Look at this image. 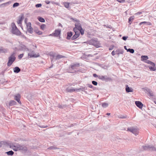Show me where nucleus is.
I'll return each instance as SVG.
<instances>
[{"instance_id": "f257e3e1", "label": "nucleus", "mask_w": 156, "mask_h": 156, "mask_svg": "<svg viewBox=\"0 0 156 156\" xmlns=\"http://www.w3.org/2000/svg\"><path fill=\"white\" fill-rule=\"evenodd\" d=\"M9 146L10 148H12L13 150L15 151L19 150H22L24 151H27V148L24 145L17 144L13 146L12 147H11V145H9Z\"/></svg>"}, {"instance_id": "f03ea898", "label": "nucleus", "mask_w": 156, "mask_h": 156, "mask_svg": "<svg viewBox=\"0 0 156 156\" xmlns=\"http://www.w3.org/2000/svg\"><path fill=\"white\" fill-rule=\"evenodd\" d=\"M16 53L14 52L12 53L10 56L8 58V62L7 63V66H10L12 64L13 62L15 60L16 58L15 57Z\"/></svg>"}, {"instance_id": "7ed1b4c3", "label": "nucleus", "mask_w": 156, "mask_h": 156, "mask_svg": "<svg viewBox=\"0 0 156 156\" xmlns=\"http://www.w3.org/2000/svg\"><path fill=\"white\" fill-rule=\"evenodd\" d=\"M11 26L12 27V33L16 35H20L21 34V32L18 30L15 23H12L11 24Z\"/></svg>"}, {"instance_id": "20e7f679", "label": "nucleus", "mask_w": 156, "mask_h": 156, "mask_svg": "<svg viewBox=\"0 0 156 156\" xmlns=\"http://www.w3.org/2000/svg\"><path fill=\"white\" fill-rule=\"evenodd\" d=\"M83 43H87L90 45H92L95 46L96 48H98L100 47V44L98 41H97L94 40L93 39H91L87 42H83Z\"/></svg>"}, {"instance_id": "39448f33", "label": "nucleus", "mask_w": 156, "mask_h": 156, "mask_svg": "<svg viewBox=\"0 0 156 156\" xmlns=\"http://www.w3.org/2000/svg\"><path fill=\"white\" fill-rule=\"evenodd\" d=\"M142 148V149L141 150L142 151H156V148L152 146L148 145L143 146Z\"/></svg>"}, {"instance_id": "423d86ee", "label": "nucleus", "mask_w": 156, "mask_h": 156, "mask_svg": "<svg viewBox=\"0 0 156 156\" xmlns=\"http://www.w3.org/2000/svg\"><path fill=\"white\" fill-rule=\"evenodd\" d=\"M146 62L150 65L148 66V67L150 70L152 71L156 70V67L155 64L154 63L149 60L147 61Z\"/></svg>"}, {"instance_id": "0eeeda50", "label": "nucleus", "mask_w": 156, "mask_h": 156, "mask_svg": "<svg viewBox=\"0 0 156 156\" xmlns=\"http://www.w3.org/2000/svg\"><path fill=\"white\" fill-rule=\"evenodd\" d=\"M98 79L102 81H104L106 82L108 81H111L112 79L111 78L108 77L107 76H99Z\"/></svg>"}, {"instance_id": "6e6552de", "label": "nucleus", "mask_w": 156, "mask_h": 156, "mask_svg": "<svg viewBox=\"0 0 156 156\" xmlns=\"http://www.w3.org/2000/svg\"><path fill=\"white\" fill-rule=\"evenodd\" d=\"M61 30L60 29H56L54 32L49 35V36H52L55 37H58L61 34Z\"/></svg>"}, {"instance_id": "1a4fd4ad", "label": "nucleus", "mask_w": 156, "mask_h": 156, "mask_svg": "<svg viewBox=\"0 0 156 156\" xmlns=\"http://www.w3.org/2000/svg\"><path fill=\"white\" fill-rule=\"evenodd\" d=\"M28 56H30V58L34 57L37 58L39 56V54L38 53L37 54H35L34 51H32L28 54Z\"/></svg>"}, {"instance_id": "9d476101", "label": "nucleus", "mask_w": 156, "mask_h": 156, "mask_svg": "<svg viewBox=\"0 0 156 156\" xmlns=\"http://www.w3.org/2000/svg\"><path fill=\"white\" fill-rule=\"evenodd\" d=\"M127 131H129L135 135L136 134V129L134 127H128L127 128Z\"/></svg>"}, {"instance_id": "9b49d317", "label": "nucleus", "mask_w": 156, "mask_h": 156, "mask_svg": "<svg viewBox=\"0 0 156 156\" xmlns=\"http://www.w3.org/2000/svg\"><path fill=\"white\" fill-rule=\"evenodd\" d=\"M80 64L78 63L73 64L71 65V66L72 69H75L79 67Z\"/></svg>"}, {"instance_id": "f8f14e48", "label": "nucleus", "mask_w": 156, "mask_h": 156, "mask_svg": "<svg viewBox=\"0 0 156 156\" xmlns=\"http://www.w3.org/2000/svg\"><path fill=\"white\" fill-rule=\"evenodd\" d=\"M20 50L25 51H29V50L27 48L26 46L24 45H22L20 47Z\"/></svg>"}, {"instance_id": "ddd939ff", "label": "nucleus", "mask_w": 156, "mask_h": 156, "mask_svg": "<svg viewBox=\"0 0 156 156\" xmlns=\"http://www.w3.org/2000/svg\"><path fill=\"white\" fill-rule=\"evenodd\" d=\"M24 18V15L22 14L21 16L19 17V18L18 20L17 21L18 24H21Z\"/></svg>"}, {"instance_id": "4468645a", "label": "nucleus", "mask_w": 156, "mask_h": 156, "mask_svg": "<svg viewBox=\"0 0 156 156\" xmlns=\"http://www.w3.org/2000/svg\"><path fill=\"white\" fill-rule=\"evenodd\" d=\"M126 91L127 93L133 92V89L132 88L129 87L128 85H126Z\"/></svg>"}, {"instance_id": "2eb2a0df", "label": "nucleus", "mask_w": 156, "mask_h": 156, "mask_svg": "<svg viewBox=\"0 0 156 156\" xmlns=\"http://www.w3.org/2000/svg\"><path fill=\"white\" fill-rule=\"evenodd\" d=\"M79 32H76V33H75V34L71 38L72 40H73L76 39V38L79 37Z\"/></svg>"}, {"instance_id": "dca6fc26", "label": "nucleus", "mask_w": 156, "mask_h": 156, "mask_svg": "<svg viewBox=\"0 0 156 156\" xmlns=\"http://www.w3.org/2000/svg\"><path fill=\"white\" fill-rule=\"evenodd\" d=\"M144 106L143 104L140 101H137V107L142 110V108Z\"/></svg>"}, {"instance_id": "f3484780", "label": "nucleus", "mask_w": 156, "mask_h": 156, "mask_svg": "<svg viewBox=\"0 0 156 156\" xmlns=\"http://www.w3.org/2000/svg\"><path fill=\"white\" fill-rule=\"evenodd\" d=\"M20 95L18 94L15 96V100L20 104L21 103V101L20 100Z\"/></svg>"}, {"instance_id": "a211bd4d", "label": "nucleus", "mask_w": 156, "mask_h": 156, "mask_svg": "<svg viewBox=\"0 0 156 156\" xmlns=\"http://www.w3.org/2000/svg\"><path fill=\"white\" fill-rule=\"evenodd\" d=\"M75 26L78 30L81 29V28H82L81 24L78 22H77L75 23Z\"/></svg>"}, {"instance_id": "6ab92c4d", "label": "nucleus", "mask_w": 156, "mask_h": 156, "mask_svg": "<svg viewBox=\"0 0 156 156\" xmlns=\"http://www.w3.org/2000/svg\"><path fill=\"white\" fill-rule=\"evenodd\" d=\"M14 72L15 73H18L20 72V69L18 67H15L14 69Z\"/></svg>"}, {"instance_id": "aec40b11", "label": "nucleus", "mask_w": 156, "mask_h": 156, "mask_svg": "<svg viewBox=\"0 0 156 156\" xmlns=\"http://www.w3.org/2000/svg\"><path fill=\"white\" fill-rule=\"evenodd\" d=\"M143 24H144L146 25H148V26H150L151 25V23L149 22H141L140 23V25H141Z\"/></svg>"}, {"instance_id": "412c9836", "label": "nucleus", "mask_w": 156, "mask_h": 156, "mask_svg": "<svg viewBox=\"0 0 156 156\" xmlns=\"http://www.w3.org/2000/svg\"><path fill=\"white\" fill-rule=\"evenodd\" d=\"M72 33L71 32H68L67 33V35L66 37V39L68 40H69L71 38V37L72 36Z\"/></svg>"}, {"instance_id": "4be33fe9", "label": "nucleus", "mask_w": 156, "mask_h": 156, "mask_svg": "<svg viewBox=\"0 0 156 156\" xmlns=\"http://www.w3.org/2000/svg\"><path fill=\"white\" fill-rule=\"evenodd\" d=\"M148 58L147 56L146 55H142L141 57V60L142 61H146L148 59Z\"/></svg>"}, {"instance_id": "5701e85b", "label": "nucleus", "mask_w": 156, "mask_h": 156, "mask_svg": "<svg viewBox=\"0 0 156 156\" xmlns=\"http://www.w3.org/2000/svg\"><path fill=\"white\" fill-rule=\"evenodd\" d=\"M85 87H83L82 88H80L78 89H74L73 90L74 91H80V90H82V91H84V90L86 89H85Z\"/></svg>"}, {"instance_id": "b1692460", "label": "nucleus", "mask_w": 156, "mask_h": 156, "mask_svg": "<svg viewBox=\"0 0 156 156\" xmlns=\"http://www.w3.org/2000/svg\"><path fill=\"white\" fill-rule=\"evenodd\" d=\"M16 102L15 101L12 100V101H10V102L9 103V106H12V105H16Z\"/></svg>"}, {"instance_id": "393cba45", "label": "nucleus", "mask_w": 156, "mask_h": 156, "mask_svg": "<svg viewBox=\"0 0 156 156\" xmlns=\"http://www.w3.org/2000/svg\"><path fill=\"white\" fill-rule=\"evenodd\" d=\"M11 3L10 2H8L6 3H3V4H2L0 5L1 7H5L7 5Z\"/></svg>"}, {"instance_id": "a878e982", "label": "nucleus", "mask_w": 156, "mask_h": 156, "mask_svg": "<svg viewBox=\"0 0 156 156\" xmlns=\"http://www.w3.org/2000/svg\"><path fill=\"white\" fill-rule=\"evenodd\" d=\"M64 6L66 8H69V3L68 2H65L63 3Z\"/></svg>"}, {"instance_id": "bb28decb", "label": "nucleus", "mask_w": 156, "mask_h": 156, "mask_svg": "<svg viewBox=\"0 0 156 156\" xmlns=\"http://www.w3.org/2000/svg\"><path fill=\"white\" fill-rule=\"evenodd\" d=\"M14 153V152L12 151H10L6 152V153L8 155H12Z\"/></svg>"}, {"instance_id": "cd10ccee", "label": "nucleus", "mask_w": 156, "mask_h": 156, "mask_svg": "<svg viewBox=\"0 0 156 156\" xmlns=\"http://www.w3.org/2000/svg\"><path fill=\"white\" fill-rule=\"evenodd\" d=\"M26 26L27 29L32 28L31 23L30 22H28L27 23H26Z\"/></svg>"}, {"instance_id": "c85d7f7f", "label": "nucleus", "mask_w": 156, "mask_h": 156, "mask_svg": "<svg viewBox=\"0 0 156 156\" xmlns=\"http://www.w3.org/2000/svg\"><path fill=\"white\" fill-rule=\"evenodd\" d=\"M133 19H134V16H133L130 17L129 18V20H128V21H129L128 22L130 24H131L132 21L133 20Z\"/></svg>"}, {"instance_id": "c756f323", "label": "nucleus", "mask_w": 156, "mask_h": 156, "mask_svg": "<svg viewBox=\"0 0 156 156\" xmlns=\"http://www.w3.org/2000/svg\"><path fill=\"white\" fill-rule=\"evenodd\" d=\"M123 51L122 50H120L119 49H117L116 51V53L118 55L120 54H122L123 53Z\"/></svg>"}, {"instance_id": "7c9ffc66", "label": "nucleus", "mask_w": 156, "mask_h": 156, "mask_svg": "<svg viewBox=\"0 0 156 156\" xmlns=\"http://www.w3.org/2000/svg\"><path fill=\"white\" fill-rule=\"evenodd\" d=\"M27 31L30 34H32L33 33V29L32 27L28 28L27 29Z\"/></svg>"}, {"instance_id": "2f4dec72", "label": "nucleus", "mask_w": 156, "mask_h": 156, "mask_svg": "<svg viewBox=\"0 0 156 156\" xmlns=\"http://www.w3.org/2000/svg\"><path fill=\"white\" fill-rule=\"evenodd\" d=\"M64 56L60 55H58L56 56V59H58L62 58H63Z\"/></svg>"}, {"instance_id": "473e14b6", "label": "nucleus", "mask_w": 156, "mask_h": 156, "mask_svg": "<svg viewBox=\"0 0 156 156\" xmlns=\"http://www.w3.org/2000/svg\"><path fill=\"white\" fill-rule=\"evenodd\" d=\"M38 20L41 22H45V20L44 19L41 17H39L38 18Z\"/></svg>"}, {"instance_id": "72a5a7b5", "label": "nucleus", "mask_w": 156, "mask_h": 156, "mask_svg": "<svg viewBox=\"0 0 156 156\" xmlns=\"http://www.w3.org/2000/svg\"><path fill=\"white\" fill-rule=\"evenodd\" d=\"M7 144V143L4 141H1L0 142V147H1L2 145H6Z\"/></svg>"}, {"instance_id": "f704fd0d", "label": "nucleus", "mask_w": 156, "mask_h": 156, "mask_svg": "<svg viewBox=\"0 0 156 156\" xmlns=\"http://www.w3.org/2000/svg\"><path fill=\"white\" fill-rule=\"evenodd\" d=\"M74 89L73 88H67L66 89L67 91L68 92H73V91H74L73 90Z\"/></svg>"}, {"instance_id": "c9c22d12", "label": "nucleus", "mask_w": 156, "mask_h": 156, "mask_svg": "<svg viewBox=\"0 0 156 156\" xmlns=\"http://www.w3.org/2000/svg\"><path fill=\"white\" fill-rule=\"evenodd\" d=\"M127 51L129 52L130 53H134V51L133 49H131V48H129L127 50Z\"/></svg>"}, {"instance_id": "e433bc0d", "label": "nucleus", "mask_w": 156, "mask_h": 156, "mask_svg": "<svg viewBox=\"0 0 156 156\" xmlns=\"http://www.w3.org/2000/svg\"><path fill=\"white\" fill-rule=\"evenodd\" d=\"M48 149H59V148H57L54 146H51L48 148Z\"/></svg>"}, {"instance_id": "4c0bfd02", "label": "nucleus", "mask_w": 156, "mask_h": 156, "mask_svg": "<svg viewBox=\"0 0 156 156\" xmlns=\"http://www.w3.org/2000/svg\"><path fill=\"white\" fill-rule=\"evenodd\" d=\"M108 105V104L106 103H104L102 104V106L103 108H106Z\"/></svg>"}, {"instance_id": "58836bf2", "label": "nucleus", "mask_w": 156, "mask_h": 156, "mask_svg": "<svg viewBox=\"0 0 156 156\" xmlns=\"http://www.w3.org/2000/svg\"><path fill=\"white\" fill-rule=\"evenodd\" d=\"M7 52V50L5 49L0 48V52L1 53H5Z\"/></svg>"}, {"instance_id": "ea45409f", "label": "nucleus", "mask_w": 156, "mask_h": 156, "mask_svg": "<svg viewBox=\"0 0 156 156\" xmlns=\"http://www.w3.org/2000/svg\"><path fill=\"white\" fill-rule=\"evenodd\" d=\"M46 27V25L45 24H42L41 25L40 27L41 29H42L43 30H44L45 28Z\"/></svg>"}, {"instance_id": "a19ab883", "label": "nucleus", "mask_w": 156, "mask_h": 156, "mask_svg": "<svg viewBox=\"0 0 156 156\" xmlns=\"http://www.w3.org/2000/svg\"><path fill=\"white\" fill-rule=\"evenodd\" d=\"M19 5V4L18 3H15L13 5V7L15 8L16 7L18 6Z\"/></svg>"}, {"instance_id": "79ce46f5", "label": "nucleus", "mask_w": 156, "mask_h": 156, "mask_svg": "<svg viewBox=\"0 0 156 156\" xmlns=\"http://www.w3.org/2000/svg\"><path fill=\"white\" fill-rule=\"evenodd\" d=\"M79 31H80V33H81V35H83L84 34V31L83 30V29L82 28L81 29L79 30H78Z\"/></svg>"}, {"instance_id": "37998d69", "label": "nucleus", "mask_w": 156, "mask_h": 156, "mask_svg": "<svg viewBox=\"0 0 156 156\" xmlns=\"http://www.w3.org/2000/svg\"><path fill=\"white\" fill-rule=\"evenodd\" d=\"M87 85L88 86V87H89L90 88H92L93 90H95V88L94 87H93V86L90 84H87Z\"/></svg>"}, {"instance_id": "c03bdc74", "label": "nucleus", "mask_w": 156, "mask_h": 156, "mask_svg": "<svg viewBox=\"0 0 156 156\" xmlns=\"http://www.w3.org/2000/svg\"><path fill=\"white\" fill-rule=\"evenodd\" d=\"M92 83L95 86H97L98 84V83L95 81H92Z\"/></svg>"}, {"instance_id": "a18cd8bd", "label": "nucleus", "mask_w": 156, "mask_h": 156, "mask_svg": "<svg viewBox=\"0 0 156 156\" xmlns=\"http://www.w3.org/2000/svg\"><path fill=\"white\" fill-rule=\"evenodd\" d=\"M35 6L37 8L40 7L41 6V4H36Z\"/></svg>"}, {"instance_id": "49530a36", "label": "nucleus", "mask_w": 156, "mask_h": 156, "mask_svg": "<svg viewBox=\"0 0 156 156\" xmlns=\"http://www.w3.org/2000/svg\"><path fill=\"white\" fill-rule=\"evenodd\" d=\"M128 37L127 36H123L122 37V39L124 41H126Z\"/></svg>"}, {"instance_id": "de8ad7c7", "label": "nucleus", "mask_w": 156, "mask_h": 156, "mask_svg": "<svg viewBox=\"0 0 156 156\" xmlns=\"http://www.w3.org/2000/svg\"><path fill=\"white\" fill-rule=\"evenodd\" d=\"M23 54H20L18 55V58L19 59L21 58L23 56Z\"/></svg>"}, {"instance_id": "09e8293b", "label": "nucleus", "mask_w": 156, "mask_h": 156, "mask_svg": "<svg viewBox=\"0 0 156 156\" xmlns=\"http://www.w3.org/2000/svg\"><path fill=\"white\" fill-rule=\"evenodd\" d=\"M73 30L75 33H76V32H78L77 30H78L76 27H75V28H73ZM78 32H79V31H78Z\"/></svg>"}, {"instance_id": "8fccbe9b", "label": "nucleus", "mask_w": 156, "mask_h": 156, "mask_svg": "<svg viewBox=\"0 0 156 156\" xmlns=\"http://www.w3.org/2000/svg\"><path fill=\"white\" fill-rule=\"evenodd\" d=\"M42 34V32L39 30H38V31L37 33V34L38 35H41Z\"/></svg>"}, {"instance_id": "3c124183", "label": "nucleus", "mask_w": 156, "mask_h": 156, "mask_svg": "<svg viewBox=\"0 0 156 156\" xmlns=\"http://www.w3.org/2000/svg\"><path fill=\"white\" fill-rule=\"evenodd\" d=\"M115 54H116V51H113L112 52V55H114Z\"/></svg>"}, {"instance_id": "603ef678", "label": "nucleus", "mask_w": 156, "mask_h": 156, "mask_svg": "<svg viewBox=\"0 0 156 156\" xmlns=\"http://www.w3.org/2000/svg\"><path fill=\"white\" fill-rule=\"evenodd\" d=\"M117 1L119 2L122 3L125 2V0H117Z\"/></svg>"}, {"instance_id": "864d4df0", "label": "nucleus", "mask_w": 156, "mask_h": 156, "mask_svg": "<svg viewBox=\"0 0 156 156\" xmlns=\"http://www.w3.org/2000/svg\"><path fill=\"white\" fill-rule=\"evenodd\" d=\"M99 75L98 76L96 74H93V76L95 77H98H98L99 76Z\"/></svg>"}, {"instance_id": "5fc2aeb1", "label": "nucleus", "mask_w": 156, "mask_h": 156, "mask_svg": "<svg viewBox=\"0 0 156 156\" xmlns=\"http://www.w3.org/2000/svg\"><path fill=\"white\" fill-rule=\"evenodd\" d=\"M45 3L47 4H49L50 3V2L49 1L47 0L45 1Z\"/></svg>"}, {"instance_id": "6e6d98bb", "label": "nucleus", "mask_w": 156, "mask_h": 156, "mask_svg": "<svg viewBox=\"0 0 156 156\" xmlns=\"http://www.w3.org/2000/svg\"><path fill=\"white\" fill-rule=\"evenodd\" d=\"M58 107L60 108H62V106L61 105H58Z\"/></svg>"}, {"instance_id": "4d7b16f0", "label": "nucleus", "mask_w": 156, "mask_h": 156, "mask_svg": "<svg viewBox=\"0 0 156 156\" xmlns=\"http://www.w3.org/2000/svg\"><path fill=\"white\" fill-rule=\"evenodd\" d=\"M142 12H137V15H140V14H142Z\"/></svg>"}, {"instance_id": "13d9d810", "label": "nucleus", "mask_w": 156, "mask_h": 156, "mask_svg": "<svg viewBox=\"0 0 156 156\" xmlns=\"http://www.w3.org/2000/svg\"><path fill=\"white\" fill-rule=\"evenodd\" d=\"M38 30H34V31L37 34Z\"/></svg>"}, {"instance_id": "bf43d9fd", "label": "nucleus", "mask_w": 156, "mask_h": 156, "mask_svg": "<svg viewBox=\"0 0 156 156\" xmlns=\"http://www.w3.org/2000/svg\"><path fill=\"white\" fill-rule=\"evenodd\" d=\"M27 18H26L24 20V22H25V23L26 24V23H27Z\"/></svg>"}, {"instance_id": "052dcab7", "label": "nucleus", "mask_w": 156, "mask_h": 156, "mask_svg": "<svg viewBox=\"0 0 156 156\" xmlns=\"http://www.w3.org/2000/svg\"><path fill=\"white\" fill-rule=\"evenodd\" d=\"M150 95L151 96H153V93H150Z\"/></svg>"}, {"instance_id": "680f3d73", "label": "nucleus", "mask_w": 156, "mask_h": 156, "mask_svg": "<svg viewBox=\"0 0 156 156\" xmlns=\"http://www.w3.org/2000/svg\"><path fill=\"white\" fill-rule=\"evenodd\" d=\"M42 128H46L47 127V126H42L41 127Z\"/></svg>"}, {"instance_id": "e2e57ef3", "label": "nucleus", "mask_w": 156, "mask_h": 156, "mask_svg": "<svg viewBox=\"0 0 156 156\" xmlns=\"http://www.w3.org/2000/svg\"><path fill=\"white\" fill-rule=\"evenodd\" d=\"M124 47L125 49L126 50H127V49H128L126 47V46H125Z\"/></svg>"}, {"instance_id": "0e129e2a", "label": "nucleus", "mask_w": 156, "mask_h": 156, "mask_svg": "<svg viewBox=\"0 0 156 156\" xmlns=\"http://www.w3.org/2000/svg\"><path fill=\"white\" fill-rule=\"evenodd\" d=\"M71 19L73 20H74L75 21H77L76 20H75L73 18H71Z\"/></svg>"}, {"instance_id": "69168bd1", "label": "nucleus", "mask_w": 156, "mask_h": 156, "mask_svg": "<svg viewBox=\"0 0 156 156\" xmlns=\"http://www.w3.org/2000/svg\"><path fill=\"white\" fill-rule=\"evenodd\" d=\"M106 115H110V113H107L106 114Z\"/></svg>"}, {"instance_id": "338daca9", "label": "nucleus", "mask_w": 156, "mask_h": 156, "mask_svg": "<svg viewBox=\"0 0 156 156\" xmlns=\"http://www.w3.org/2000/svg\"><path fill=\"white\" fill-rule=\"evenodd\" d=\"M121 118H122V119L125 118H126V117H124V116H123L122 117H121Z\"/></svg>"}, {"instance_id": "774afa93", "label": "nucleus", "mask_w": 156, "mask_h": 156, "mask_svg": "<svg viewBox=\"0 0 156 156\" xmlns=\"http://www.w3.org/2000/svg\"><path fill=\"white\" fill-rule=\"evenodd\" d=\"M51 56H52L53 57H55V55H51Z\"/></svg>"}]
</instances>
